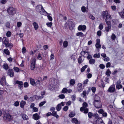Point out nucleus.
<instances>
[{
  "mask_svg": "<svg viewBox=\"0 0 124 124\" xmlns=\"http://www.w3.org/2000/svg\"><path fill=\"white\" fill-rule=\"evenodd\" d=\"M36 60L35 58H34L32 62L31 63L30 66L31 69V70H33L34 69Z\"/></svg>",
  "mask_w": 124,
  "mask_h": 124,
  "instance_id": "6",
  "label": "nucleus"
},
{
  "mask_svg": "<svg viewBox=\"0 0 124 124\" xmlns=\"http://www.w3.org/2000/svg\"><path fill=\"white\" fill-rule=\"evenodd\" d=\"M82 107H81L80 109V111H82L83 110L84 108H86L88 106V104L86 102H84L83 104Z\"/></svg>",
  "mask_w": 124,
  "mask_h": 124,
  "instance_id": "14",
  "label": "nucleus"
},
{
  "mask_svg": "<svg viewBox=\"0 0 124 124\" xmlns=\"http://www.w3.org/2000/svg\"><path fill=\"white\" fill-rule=\"evenodd\" d=\"M76 35L80 37H83L84 36V35L83 33L81 32H79L77 33L76 34Z\"/></svg>",
  "mask_w": 124,
  "mask_h": 124,
  "instance_id": "34",
  "label": "nucleus"
},
{
  "mask_svg": "<svg viewBox=\"0 0 124 124\" xmlns=\"http://www.w3.org/2000/svg\"><path fill=\"white\" fill-rule=\"evenodd\" d=\"M121 12L119 13V14L120 16L122 18H124V13H123V14L122 13L121 14Z\"/></svg>",
  "mask_w": 124,
  "mask_h": 124,
  "instance_id": "59",
  "label": "nucleus"
},
{
  "mask_svg": "<svg viewBox=\"0 0 124 124\" xmlns=\"http://www.w3.org/2000/svg\"><path fill=\"white\" fill-rule=\"evenodd\" d=\"M6 79L5 76H3L0 80V83L2 85H4V83H6Z\"/></svg>",
  "mask_w": 124,
  "mask_h": 124,
  "instance_id": "11",
  "label": "nucleus"
},
{
  "mask_svg": "<svg viewBox=\"0 0 124 124\" xmlns=\"http://www.w3.org/2000/svg\"><path fill=\"white\" fill-rule=\"evenodd\" d=\"M58 97L60 99H62L64 98L65 97V95L64 94H61Z\"/></svg>",
  "mask_w": 124,
  "mask_h": 124,
  "instance_id": "53",
  "label": "nucleus"
},
{
  "mask_svg": "<svg viewBox=\"0 0 124 124\" xmlns=\"http://www.w3.org/2000/svg\"><path fill=\"white\" fill-rule=\"evenodd\" d=\"M52 22L47 23H46V24L47 25V26L49 27H51V26H52Z\"/></svg>",
  "mask_w": 124,
  "mask_h": 124,
  "instance_id": "56",
  "label": "nucleus"
},
{
  "mask_svg": "<svg viewBox=\"0 0 124 124\" xmlns=\"http://www.w3.org/2000/svg\"><path fill=\"white\" fill-rule=\"evenodd\" d=\"M33 118L35 120H37L40 118V116L37 113L34 114L33 115Z\"/></svg>",
  "mask_w": 124,
  "mask_h": 124,
  "instance_id": "13",
  "label": "nucleus"
},
{
  "mask_svg": "<svg viewBox=\"0 0 124 124\" xmlns=\"http://www.w3.org/2000/svg\"><path fill=\"white\" fill-rule=\"evenodd\" d=\"M88 67V66L87 65H85V66H83L81 69V72H84L85 70V69L87 68Z\"/></svg>",
  "mask_w": 124,
  "mask_h": 124,
  "instance_id": "37",
  "label": "nucleus"
},
{
  "mask_svg": "<svg viewBox=\"0 0 124 124\" xmlns=\"http://www.w3.org/2000/svg\"><path fill=\"white\" fill-rule=\"evenodd\" d=\"M86 92L85 91H83V93L81 94V96H83L84 98H86Z\"/></svg>",
  "mask_w": 124,
  "mask_h": 124,
  "instance_id": "38",
  "label": "nucleus"
},
{
  "mask_svg": "<svg viewBox=\"0 0 124 124\" xmlns=\"http://www.w3.org/2000/svg\"><path fill=\"white\" fill-rule=\"evenodd\" d=\"M52 115L55 117L56 118H58L59 117V116L57 114V112L56 111H53V112Z\"/></svg>",
  "mask_w": 124,
  "mask_h": 124,
  "instance_id": "22",
  "label": "nucleus"
},
{
  "mask_svg": "<svg viewBox=\"0 0 124 124\" xmlns=\"http://www.w3.org/2000/svg\"><path fill=\"white\" fill-rule=\"evenodd\" d=\"M5 26L7 28H9L10 27V23L9 22H7L5 24Z\"/></svg>",
  "mask_w": 124,
  "mask_h": 124,
  "instance_id": "47",
  "label": "nucleus"
},
{
  "mask_svg": "<svg viewBox=\"0 0 124 124\" xmlns=\"http://www.w3.org/2000/svg\"><path fill=\"white\" fill-rule=\"evenodd\" d=\"M103 27V23H101L99 27V29L100 30H102Z\"/></svg>",
  "mask_w": 124,
  "mask_h": 124,
  "instance_id": "46",
  "label": "nucleus"
},
{
  "mask_svg": "<svg viewBox=\"0 0 124 124\" xmlns=\"http://www.w3.org/2000/svg\"><path fill=\"white\" fill-rule=\"evenodd\" d=\"M15 84L18 85V87L21 90L23 89V83L22 81L16 80V81Z\"/></svg>",
  "mask_w": 124,
  "mask_h": 124,
  "instance_id": "5",
  "label": "nucleus"
},
{
  "mask_svg": "<svg viewBox=\"0 0 124 124\" xmlns=\"http://www.w3.org/2000/svg\"><path fill=\"white\" fill-rule=\"evenodd\" d=\"M121 81L119 80H118L116 82V88L119 89L121 88L122 87V85L121 84Z\"/></svg>",
  "mask_w": 124,
  "mask_h": 124,
  "instance_id": "9",
  "label": "nucleus"
},
{
  "mask_svg": "<svg viewBox=\"0 0 124 124\" xmlns=\"http://www.w3.org/2000/svg\"><path fill=\"white\" fill-rule=\"evenodd\" d=\"M41 81L40 80H37L36 82H35V85L36 86H37L38 85H39L40 82H41Z\"/></svg>",
  "mask_w": 124,
  "mask_h": 124,
  "instance_id": "48",
  "label": "nucleus"
},
{
  "mask_svg": "<svg viewBox=\"0 0 124 124\" xmlns=\"http://www.w3.org/2000/svg\"><path fill=\"white\" fill-rule=\"evenodd\" d=\"M93 104L96 108H101L102 105L100 101H96L93 103Z\"/></svg>",
  "mask_w": 124,
  "mask_h": 124,
  "instance_id": "4",
  "label": "nucleus"
},
{
  "mask_svg": "<svg viewBox=\"0 0 124 124\" xmlns=\"http://www.w3.org/2000/svg\"><path fill=\"white\" fill-rule=\"evenodd\" d=\"M111 64L109 62H107L106 64V67L107 68H108L110 67L111 66Z\"/></svg>",
  "mask_w": 124,
  "mask_h": 124,
  "instance_id": "61",
  "label": "nucleus"
},
{
  "mask_svg": "<svg viewBox=\"0 0 124 124\" xmlns=\"http://www.w3.org/2000/svg\"><path fill=\"white\" fill-rule=\"evenodd\" d=\"M34 28L35 29V30L37 29L39 27V26L37 23L36 22H34L33 23Z\"/></svg>",
  "mask_w": 124,
  "mask_h": 124,
  "instance_id": "28",
  "label": "nucleus"
},
{
  "mask_svg": "<svg viewBox=\"0 0 124 124\" xmlns=\"http://www.w3.org/2000/svg\"><path fill=\"white\" fill-rule=\"evenodd\" d=\"M75 116V115L73 112H71L69 115V116L70 117H72Z\"/></svg>",
  "mask_w": 124,
  "mask_h": 124,
  "instance_id": "60",
  "label": "nucleus"
},
{
  "mask_svg": "<svg viewBox=\"0 0 124 124\" xmlns=\"http://www.w3.org/2000/svg\"><path fill=\"white\" fill-rule=\"evenodd\" d=\"M7 12L8 13L9 15H13L16 13V9L13 7H10L8 9Z\"/></svg>",
  "mask_w": 124,
  "mask_h": 124,
  "instance_id": "1",
  "label": "nucleus"
},
{
  "mask_svg": "<svg viewBox=\"0 0 124 124\" xmlns=\"http://www.w3.org/2000/svg\"><path fill=\"white\" fill-rule=\"evenodd\" d=\"M82 57L81 56H79V57L78 58V63L79 64L81 63L82 62Z\"/></svg>",
  "mask_w": 124,
  "mask_h": 124,
  "instance_id": "39",
  "label": "nucleus"
},
{
  "mask_svg": "<svg viewBox=\"0 0 124 124\" xmlns=\"http://www.w3.org/2000/svg\"><path fill=\"white\" fill-rule=\"evenodd\" d=\"M106 18L105 20H108L109 21H111V17L110 15L108 14L106 17Z\"/></svg>",
  "mask_w": 124,
  "mask_h": 124,
  "instance_id": "26",
  "label": "nucleus"
},
{
  "mask_svg": "<svg viewBox=\"0 0 124 124\" xmlns=\"http://www.w3.org/2000/svg\"><path fill=\"white\" fill-rule=\"evenodd\" d=\"M7 74L10 77H13L14 75L13 70L12 69H9L8 70Z\"/></svg>",
  "mask_w": 124,
  "mask_h": 124,
  "instance_id": "8",
  "label": "nucleus"
},
{
  "mask_svg": "<svg viewBox=\"0 0 124 124\" xmlns=\"http://www.w3.org/2000/svg\"><path fill=\"white\" fill-rule=\"evenodd\" d=\"M30 83L31 85H35V82L33 79L30 78Z\"/></svg>",
  "mask_w": 124,
  "mask_h": 124,
  "instance_id": "31",
  "label": "nucleus"
},
{
  "mask_svg": "<svg viewBox=\"0 0 124 124\" xmlns=\"http://www.w3.org/2000/svg\"><path fill=\"white\" fill-rule=\"evenodd\" d=\"M108 91L110 93L114 92L115 91V86L114 85H111L108 89Z\"/></svg>",
  "mask_w": 124,
  "mask_h": 124,
  "instance_id": "7",
  "label": "nucleus"
},
{
  "mask_svg": "<svg viewBox=\"0 0 124 124\" xmlns=\"http://www.w3.org/2000/svg\"><path fill=\"white\" fill-rule=\"evenodd\" d=\"M95 61L94 59H90L89 61V63L91 64H93L94 63Z\"/></svg>",
  "mask_w": 124,
  "mask_h": 124,
  "instance_id": "27",
  "label": "nucleus"
},
{
  "mask_svg": "<svg viewBox=\"0 0 124 124\" xmlns=\"http://www.w3.org/2000/svg\"><path fill=\"white\" fill-rule=\"evenodd\" d=\"M46 101H44L41 102L39 104V107H41L42 106L46 103Z\"/></svg>",
  "mask_w": 124,
  "mask_h": 124,
  "instance_id": "52",
  "label": "nucleus"
},
{
  "mask_svg": "<svg viewBox=\"0 0 124 124\" xmlns=\"http://www.w3.org/2000/svg\"><path fill=\"white\" fill-rule=\"evenodd\" d=\"M95 46L96 48H100L101 47V45L100 43L96 44Z\"/></svg>",
  "mask_w": 124,
  "mask_h": 124,
  "instance_id": "50",
  "label": "nucleus"
},
{
  "mask_svg": "<svg viewBox=\"0 0 124 124\" xmlns=\"http://www.w3.org/2000/svg\"><path fill=\"white\" fill-rule=\"evenodd\" d=\"M68 43L67 41H64L63 43V46L64 47H66L68 46Z\"/></svg>",
  "mask_w": 124,
  "mask_h": 124,
  "instance_id": "32",
  "label": "nucleus"
},
{
  "mask_svg": "<svg viewBox=\"0 0 124 124\" xmlns=\"http://www.w3.org/2000/svg\"><path fill=\"white\" fill-rule=\"evenodd\" d=\"M108 14V11H103L102 13V16L103 19L105 18L106 17Z\"/></svg>",
  "mask_w": 124,
  "mask_h": 124,
  "instance_id": "12",
  "label": "nucleus"
},
{
  "mask_svg": "<svg viewBox=\"0 0 124 124\" xmlns=\"http://www.w3.org/2000/svg\"><path fill=\"white\" fill-rule=\"evenodd\" d=\"M13 69L16 72H18L19 71V69L18 67H14Z\"/></svg>",
  "mask_w": 124,
  "mask_h": 124,
  "instance_id": "54",
  "label": "nucleus"
},
{
  "mask_svg": "<svg viewBox=\"0 0 124 124\" xmlns=\"http://www.w3.org/2000/svg\"><path fill=\"white\" fill-rule=\"evenodd\" d=\"M82 11L83 12H85L86 11V7L84 6H83L81 8Z\"/></svg>",
  "mask_w": 124,
  "mask_h": 124,
  "instance_id": "41",
  "label": "nucleus"
},
{
  "mask_svg": "<svg viewBox=\"0 0 124 124\" xmlns=\"http://www.w3.org/2000/svg\"><path fill=\"white\" fill-rule=\"evenodd\" d=\"M105 21L108 26H111V21L105 20Z\"/></svg>",
  "mask_w": 124,
  "mask_h": 124,
  "instance_id": "42",
  "label": "nucleus"
},
{
  "mask_svg": "<svg viewBox=\"0 0 124 124\" xmlns=\"http://www.w3.org/2000/svg\"><path fill=\"white\" fill-rule=\"evenodd\" d=\"M111 73V72L109 70V69L107 70L106 72V75L108 77L110 76Z\"/></svg>",
  "mask_w": 124,
  "mask_h": 124,
  "instance_id": "33",
  "label": "nucleus"
},
{
  "mask_svg": "<svg viewBox=\"0 0 124 124\" xmlns=\"http://www.w3.org/2000/svg\"><path fill=\"white\" fill-rule=\"evenodd\" d=\"M93 117H94L96 119H98V118H99V116L98 115L97 113H94L93 114Z\"/></svg>",
  "mask_w": 124,
  "mask_h": 124,
  "instance_id": "40",
  "label": "nucleus"
},
{
  "mask_svg": "<svg viewBox=\"0 0 124 124\" xmlns=\"http://www.w3.org/2000/svg\"><path fill=\"white\" fill-rule=\"evenodd\" d=\"M61 105L60 104L57 105L56 106V110L57 111H59L61 108Z\"/></svg>",
  "mask_w": 124,
  "mask_h": 124,
  "instance_id": "29",
  "label": "nucleus"
},
{
  "mask_svg": "<svg viewBox=\"0 0 124 124\" xmlns=\"http://www.w3.org/2000/svg\"><path fill=\"white\" fill-rule=\"evenodd\" d=\"M8 39L5 37H3L2 39V42L3 44L5 45L8 42Z\"/></svg>",
  "mask_w": 124,
  "mask_h": 124,
  "instance_id": "19",
  "label": "nucleus"
},
{
  "mask_svg": "<svg viewBox=\"0 0 124 124\" xmlns=\"http://www.w3.org/2000/svg\"><path fill=\"white\" fill-rule=\"evenodd\" d=\"M93 114L92 112H90L88 113V116L89 118H91L93 116Z\"/></svg>",
  "mask_w": 124,
  "mask_h": 124,
  "instance_id": "45",
  "label": "nucleus"
},
{
  "mask_svg": "<svg viewBox=\"0 0 124 124\" xmlns=\"http://www.w3.org/2000/svg\"><path fill=\"white\" fill-rule=\"evenodd\" d=\"M86 29V26L85 25H79L78 27V29L79 31H81L82 30L84 31Z\"/></svg>",
  "mask_w": 124,
  "mask_h": 124,
  "instance_id": "10",
  "label": "nucleus"
},
{
  "mask_svg": "<svg viewBox=\"0 0 124 124\" xmlns=\"http://www.w3.org/2000/svg\"><path fill=\"white\" fill-rule=\"evenodd\" d=\"M68 107L67 106H66L64 107L63 110L64 111H66L68 110Z\"/></svg>",
  "mask_w": 124,
  "mask_h": 124,
  "instance_id": "64",
  "label": "nucleus"
},
{
  "mask_svg": "<svg viewBox=\"0 0 124 124\" xmlns=\"http://www.w3.org/2000/svg\"><path fill=\"white\" fill-rule=\"evenodd\" d=\"M4 119L6 120H8L9 121H11L13 119L12 116L8 113H6L3 116Z\"/></svg>",
  "mask_w": 124,
  "mask_h": 124,
  "instance_id": "2",
  "label": "nucleus"
},
{
  "mask_svg": "<svg viewBox=\"0 0 124 124\" xmlns=\"http://www.w3.org/2000/svg\"><path fill=\"white\" fill-rule=\"evenodd\" d=\"M28 86V84L27 82H25L24 84V87H27Z\"/></svg>",
  "mask_w": 124,
  "mask_h": 124,
  "instance_id": "63",
  "label": "nucleus"
},
{
  "mask_svg": "<svg viewBox=\"0 0 124 124\" xmlns=\"http://www.w3.org/2000/svg\"><path fill=\"white\" fill-rule=\"evenodd\" d=\"M112 39L114 40L116 38V36L114 34H112L111 36Z\"/></svg>",
  "mask_w": 124,
  "mask_h": 124,
  "instance_id": "58",
  "label": "nucleus"
},
{
  "mask_svg": "<svg viewBox=\"0 0 124 124\" xmlns=\"http://www.w3.org/2000/svg\"><path fill=\"white\" fill-rule=\"evenodd\" d=\"M6 36L8 37H10L11 35V32L10 31H8L6 34Z\"/></svg>",
  "mask_w": 124,
  "mask_h": 124,
  "instance_id": "51",
  "label": "nucleus"
},
{
  "mask_svg": "<svg viewBox=\"0 0 124 124\" xmlns=\"http://www.w3.org/2000/svg\"><path fill=\"white\" fill-rule=\"evenodd\" d=\"M42 8H43V7L41 5H39L36 7V10L39 12L40 11Z\"/></svg>",
  "mask_w": 124,
  "mask_h": 124,
  "instance_id": "16",
  "label": "nucleus"
},
{
  "mask_svg": "<svg viewBox=\"0 0 124 124\" xmlns=\"http://www.w3.org/2000/svg\"><path fill=\"white\" fill-rule=\"evenodd\" d=\"M3 52L7 55H10L9 51L6 48L4 49Z\"/></svg>",
  "mask_w": 124,
  "mask_h": 124,
  "instance_id": "21",
  "label": "nucleus"
},
{
  "mask_svg": "<svg viewBox=\"0 0 124 124\" xmlns=\"http://www.w3.org/2000/svg\"><path fill=\"white\" fill-rule=\"evenodd\" d=\"M72 122L75 124H80V122L79 123V122L77 119L76 118H73L71 121Z\"/></svg>",
  "mask_w": 124,
  "mask_h": 124,
  "instance_id": "18",
  "label": "nucleus"
},
{
  "mask_svg": "<svg viewBox=\"0 0 124 124\" xmlns=\"http://www.w3.org/2000/svg\"><path fill=\"white\" fill-rule=\"evenodd\" d=\"M3 68L5 70H7L8 68V66L7 63H4L3 66Z\"/></svg>",
  "mask_w": 124,
  "mask_h": 124,
  "instance_id": "36",
  "label": "nucleus"
},
{
  "mask_svg": "<svg viewBox=\"0 0 124 124\" xmlns=\"http://www.w3.org/2000/svg\"><path fill=\"white\" fill-rule=\"evenodd\" d=\"M21 116L23 119L24 120H27L28 119V116L24 114H21Z\"/></svg>",
  "mask_w": 124,
  "mask_h": 124,
  "instance_id": "20",
  "label": "nucleus"
},
{
  "mask_svg": "<svg viewBox=\"0 0 124 124\" xmlns=\"http://www.w3.org/2000/svg\"><path fill=\"white\" fill-rule=\"evenodd\" d=\"M100 56V54L99 53L93 55V57L94 58H99Z\"/></svg>",
  "mask_w": 124,
  "mask_h": 124,
  "instance_id": "49",
  "label": "nucleus"
},
{
  "mask_svg": "<svg viewBox=\"0 0 124 124\" xmlns=\"http://www.w3.org/2000/svg\"><path fill=\"white\" fill-rule=\"evenodd\" d=\"M93 123L94 124H105L102 119L101 118H98L96 120L94 119Z\"/></svg>",
  "mask_w": 124,
  "mask_h": 124,
  "instance_id": "3",
  "label": "nucleus"
},
{
  "mask_svg": "<svg viewBox=\"0 0 124 124\" xmlns=\"http://www.w3.org/2000/svg\"><path fill=\"white\" fill-rule=\"evenodd\" d=\"M40 14L42 15H46V14H48V13L43 8H42L40 11L39 12Z\"/></svg>",
  "mask_w": 124,
  "mask_h": 124,
  "instance_id": "17",
  "label": "nucleus"
},
{
  "mask_svg": "<svg viewBox=\"0 0 124 124\" xmlns=\"http://www.w3.org/2000/svg\"><path fill=\"white\" fill-rule=\"evenodd\" d=\"M5 46L6 48L9 47L11 49L13 46V44L11 43H9L8 42L5 45Z\"/></svg>",
  "mask_w": 124,
  "mask_h": 124,
  "instance_id": "15",
  "label": "nucleus"
},
{
  "mask_svg": "<svg viewBox=\"0 0 124 124\" xmlns=\"http://www.w3.org/2000/svg\"><path fill=\"white\" fill-rule=\"evenodd\" d=\"M94 102L96 101H100V98L98 96L96 95L94 96Z\"/></svg>",
  "mask_w": 124,
  "mask_h": 124,
  "instance_id": "24",
  "label": "nucleus"
},
{
  "mask_svg": "<svg viewBox=\"0 0 124 124\" xmlns=\"http://www.w3.org/2000/svg\"><path fill=\"white\" fill-rule=\"evenodd\" d=\"M81 112H83L84 111V113L85 114H86L88 113V109L87 108H85L83 110L80 111Z\"/></svg>",
  "mask_w": 124,
  "mask_h": 124,
  "instance_id": "44",
  "label": "nucleus"
},
{
  "mask_svg": "<svg viewBox=\"0 0 124 124\" xmlns=\"http://www.w3.org/2000/svg\"><path fill=\"white\" fill-rule=\"evenodd\" d=\"M99 67L101 69H103L105 67V65L103 64H100L99 66Z\"/></svg>",
  "mask_w": 124,
  "mask_h": 124,
  "instance_id": "55",
  "label": "nucleus"
},
{
  "mask_svg": "<svg viewBox=\"0 0 124 124\" xmlns=\"http://www.w3.org/2000/svg\"><path fill=\"white\" fill-rule=\"evenodd\" d=\"M111 28V26H107L105 27V30L107 32H108L109 31V30H110Z\"/></svg>",
  "mask_w": 124,
  "mask_h": 124,
  "instance_id": "43",
  "label": "nucleus"
},
{
  "mask_svg": "<svg viewBox=\"0 0 124 124\" xmlns=\"http://www.w3.org/2000/svg\"><path fill=\"white\" fill-rule=\"evenodd\" d=\"M70 85H73L75 84V81L74 79H71L70 81Z\"/></svg>",
  "mask_w": 124,
  "mask_h": 124,
  "instance_id": "30",
  "label": "nucleus"
},
{
  "mask_svg": "<svg viewBox=\"0 0 124 124\" xmlns=\"http://www.w3.org/2000/svg\"><path fill=\"white\" fill-rule=\"evenodd\" d=\"M67 89L66 88H63L61 91L62 93H67Z\"/></svg>",
  "mask_w": 124,
  "mask_h": 124,
  "instance_id": "35",
  "label": "nucleus"
},
{
  "mask_svg": "<svg viewBox=\"0 0 124 124\" xmlns=\"http://www.w3.org/2000/svg\"><path fill=\"white\" fill-rule=\"evenodd\" d=\"M33 111L34 112H37L38 111V109L36 107H34L33 108Z\"/></svg>",
  "mask_w": 124,
  "mask_h": 124,
  "instance_id": "62",
  "label": "nucleus"
},
{
  "mask_svg": "<svg viewBox=\"0 0 124 124\" xmlns=\"http://www.w3.org/2000/svg\"><path fill=\"white\" fill-rule=\"evenodd\" d=\"M14 105L16 107L18 106L19 105V102L18 101H17L15 102L14 103Z\"/></svg>",
  "mask_w": 124,
  "mask_h": 124,
  "instance_id": "57",
  "label": "nucleus"
},
{
  "mask_svg": "<svg viewBox=\"0 0 124 124\" xmlns=\"http://www.w3.org/2000/svg\"><path fill=\"white\" fill-rule=\"evenodd\" d=\"M88 16L90 19L92 20H94L95 19V17L91 14L89 13L88 14Z\"/></svg>",
  "mask_w": 124,
  "mask_h": 124,
  "instance_id": "25",
  "label": "nucleus"
},
{
  "mask_svg": "<svg viewBox=\"0 0 124 124\" xmlns=\"http://www.w3.org/2000/svg\"><path fill=\"white\" fill-rule=\"evenodd\" d=\"M26 103L25 101H21L20 104V107L22 108H23L24 106L25 105Z\"/></svg>",
  "mask_w": 124,
  "mask_h": 124,
  "instance_id": "23",
  "label": "nucleus"
}]
</instances>
